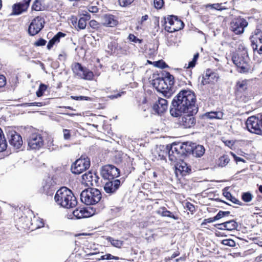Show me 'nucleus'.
<instances>
[{
	"label": "nucleus",
	"mask_w": 262,
	"mask_h": 262,
	"mask_svg": "<svg viewBox=\"0 0 262 262\" xmlns=\"http://www.w3.org/2000/svg\"><path fill=\"white\" fill-rule=\"evenodd\" d=\"M196 97L190 90L181 91L172 99L170 107V113L174 117L181 116L183 113H187L182 117L180 125L185 128L193 126L196 122L194 115L198 112L195 104Z\"/></svg>",
	"instance_id": "nucleus-1"
},
{
	"label": "nucleus",
	"mask_w": 262,
	"mask_h": 262,
	"mask_svg": "<svg viewBox=\"0 0 262 262\" xmlns=\"http://www.w3.org/2000/svg\"><path fill=\"white\" fill-rule=\"evenodd\" d=\"M54 200L58 205L66 208H73L76 206L77 201L71 190L66 187L58 190L54 196Z\"/></svg>",
	"instance_id": "nucleus-2"
},
{
	"label": "nucleus",
	"mask_w": 262,
	"mask_h": 262,
	"mask_svg": "<svg viewBox=\"0 0 262 262\" xmlns=\"http://www.w3.org/2000/svg\"><path fill=\"white\" fill-rule=\"evenodd\" d=\"M189 146L187 145L186 142L184 143H173L171 145L167 146V150L168 151L169 160L175 162L181 158L186 156V151H188Z\"/></svg>",
	"instance_id": "nucleus-3"
},
{
	"label": "nucleus",
	"mask_w": 262,
	"mask_h": 262,
	"mask_svg": "<svg viewBox=\"0 0 262 262\" xmlns=\"http://www.w3.org/2000/svg\"><path fill=\"white\" fill-rule=\"evenodd\" d=\"M243 52H236L232 56V59L234 64L239 69L241 73H247L251 71L249 64L250 59L248 51L243 48Z\"/></svg>",
	"instance_id": "nucleus-4"
},
{
	"label": "nucleus",
	"mask_w": 262,
	"mask_h": 262,
	"mask_svg": "<svg viewBox=\"0 0 262 262\" xmlns=\"http://www.w3.org/2000/svg\"><path fill=\"white\" fill-rule=\"evenodd\" d=\"M174 83V79L173 75L169 72H167L164 77L158 78L153 80V85L157 89L163 90V93L166 97H170L171 95L167 90H170Z\"/></svg>",
	"instance_id": "nucleus-5"
},
{
	"label": "nucleus",
	"mask_w": 262,
	"mask_h": 262,
	"mask_svg": "<svg viewBox=\"0 0 262 262\" xmlns=\"http://www.w3.org/2000/svg\"><path fill=\"white\" fill-rule=\"evenodd\" d=\"M102 197L101 192L96 188H88L83 190L80 194L81 202L90 205L98 203Z\"/></svg>",
	"instance_id": "nucleus-6"
},
{
	"label": "nucleus",
	"mask_w": 262,
	"mask_h": 262,
	"mask_svg": "<svg viewBox=\"0 0 262 262\" xmlns=\"http://www.w3.org/2000/svg\"><path fill=\"white\" fill-rule=\"evenodd\" d=\"M165 30L172 33L183 28L184 24L177 16L171 15L165 18Z\"/></svg>",
	"instance_id": "nucleus-7"
},
{
	"label": "nucleus",
	"mask_w": 262,
	"mask_h": 262,
	"mask_svg": "<svg viewBox=\"0 0 262 262\" xmlns=\"http://www.w3.org/2000/svg\"><path fill=\"white\" fill-rule=\"evenodd\" d=\"M72 69L74 74L79 78L86 80H91L93 78L94 74L93 72L88 68L82 67L78 62L75 63L72 66Z\"/></svg>",
	"instance_id": "nucleus-8"
},
{
	"label": "nucleus",
	"mask_w": 262,
	"mask_h": 262,
	"mask_svg": "<svg viewBox=\"0 0 262 262\" xmlns=\"http://www.w3.org/2000/svg\"><path fill=\"white\" fill-rule=\"evenodd\" d=\"M90 166V160L88 158H80L77 160L71 166V170L73 173L79 174L88 169Z\"/></svg>",
	"instance_id": "nucleus-9"
},
{
	"label": "nucleus",
	"mask_w": 262,
	"mask_h": 262,
	"mask_svg": "<svg viewBox=\"0 0 262 262\" xmlns=\"http://www.w3.org/2000/svg\"><path fill=\"white\" fill-rule=\"evenodd\" d=\"M246 125L250 132L257 135L262 134V130L260 129L261 126L258 115L256 116L249 117L246 122Z\"/></svg>",
	"instance_id": "nucleus-10"
},
{
	"label": "nucleus",
	"mask_w": 262,
	"mask_h": 262,
	"mask_svg": "<svg viewBox=\"0 0 262 262\" xmlns=\"http://www.w3.org/2000/svg\"><path fill=\"white\" fill-rule=\"evenodd\" d=\"M101 175L104 179L114 180L120 175V170L116 166L108 164L101 169Z\"/></svg>",
	"instance_id": "nucleus-11"
},
{
	"label": "nucleus",
	"mask_w": 262,
	"mask_h": 262,
	"mask_svg": "<svg viewBox=\"0 0 262 262\" xmlns=\"http://www.w3.org/2000/svg\"><path fill=\"white\" fill-rule=\"evenodd\" d=\"M28 145L32 149H39L44 144V141L41 134L38 133L31 134L27 139Z\"/></svg>",
	"instance_id": "nucleus-12"
},
{
	"label": "nucleus",
	"mask_w": 262,
	"mask_h": 262,
	"mask_svg": "<svg viewBox=\"0 0 262 262\" xmlns=\"http://www.w3.org/2000/svg\"><path fill=\"white\" fill-rule=\"evenodd\" d=\"M45 24L44 19L40 16H37L31 21L28 28V33L31 36L38 34L43 28Z\"/></svg>",
	"instance_id": "nucleus-13"
},
{
	"label": "nucleus",
	"mask_w": 262,
	"mask_h": 262,
	"mask_svg": "<svg viewBox=\"0 0 262 262\" xmlns=\"http://www.w3.org/2000/svg\"><path fill=\"white\" fill-rule=\"evenodd\" d=\"M248 22L244 18H238L233 20L230 24V29L236 34H241L248 26Z\"/></svg>",
	"instance_id": "nucleus-14"
},
{
	"label": "nucleus",
	"mask_w": 262,
	"mask_h": 262,
	"mask_svg": "<svg viewBox=\"0 0 262 262\" xmlns=\"http://www.w3.org/2000/svg\"><path fill=\"white\" fill-rule=\"evenodd\" d=\"M187 145L189 146L190 149L186 151V156L192 154L195 157H201L205 153V149L203 145H196L195 143L186 142Z\"/></svg>",
	"instance_id": "nucleus-15"
},
{
	"label": "nucleus",
	"mask_w": 262,
	"mask_h": 262,
	"mask_svg": "<svg viewBox=\"0 0 262 262\" xmlns=\"http://www.w3.org/2000/svg\"><path fill=\"white\" fill-rule=\"evenodd\" d=\"M82 179L83 183L88 186H97L99 184V177L95 173H93L91 171L83 174Z\"/></svg>",
	"instance_id": "nucleus-16"
},
{
	"label": "nucleus",
	"mask_w": 262,
	"mask_h": 262,
	"mask_svg": "<svg viewBox=\"0 0 262 262\" xmlns=\"http://www.w3.org/2000/svg\"><path fill=\"white\" fill-rule=\"evenodd\" d=\"M121 184V182L118 179L108 180L104 186V190L106 193L110 194L115 193L118 189Z\"/></svg>",
	"instance_id": "nucleus-17"
},
{
	"label": "nucleus",
	"mask_w": 262,
	"mask_h": 262,
	"mask_svg": "<svg viewBox=\"0 0 262 262\" xmlns=\"http://www.w3.org/2000/svg\"><path fill=\"white\" fill-rule=\"evenodd\" d=\"M9 142L11 145L16 149H19L23 145L22 138L20 135L16 132H12L9 133Z\"/></svg>",
	"instance_id": "nucleus-18"
},
{
	"label": "nucleus",
	"mask_w": 262,
	"mask_h": 262,
	"mask_svg": "<svg viewBox=\"0 0 262 262\" xmlns=\"http://www.w3.org/2000/svg\"><path fill=\"white\" fill-rule=\"evenodd\" d=\"M168 108V102L163 98H159L153 105L152 108L156 113L161 114L164 113Z\"/></svg>",
	"instance_id": "nucleus-19"
},
{
	"label": "nucleus",
	"mask_w": 262,
	"mask_h": 262,
	"mask_svg": "<svg viewBox=\"0 0 262 262\" xmlns=\"http://www.w3.org/2000/svg\"><path fill=\"white\" fill-rule=\"evenodd\" d=\"M31 0H24L23 3H18L15 4L13 6V15H19L23 12L26 11L29 6Z\"/></svg>",
	"instance_id": "nucleus-20"
},
{
	"label": "nucleus",
	"mask_w": 262,
	"mask_h": 262,
	"mask_svg": "<svg viewBox=\"0 0 262 262\" xmlns=\"http://www.w3.org/2000/svg\"><path fill=\"white\" fill-rule=\"evenodd\" d=\"M102 23L106 27H113L117 25L118 21L111 14H105L102 17Z\"/></svg>",
	"instance_id": "nucleus-21"
},
{
	"label": "nucleus",
	"mask_w": 262,
	"mask_h": 262,
	"mask_svg": "<svg viewBox=\"0 0 262 262\" xmlns=\"http://www.w3.org/2000/svg\"><path fill=\"white\" fill-rule=\"evenodd\" d=\"M251 47L255 53L257 52L259 54H262V37L258 39L251 38Z\"/></svg>",
	"instance_id": "nucleus-22"
},
{
	"label": "nucleus",
	"mask_w": 262,
	"mask_h": 262,
	"mask_svg": "<svg viewBox=\"0 0 262 262\" xmlns=\"http://www.w3.org/2000/svg\"><path fill=\"white\" fill-rule=\"evenodd\" d=\"M177 169L179 171L183 176L187 175L191 171L190 166L184 161H182L180 163L179 165H178L177 167Z\"/></svg>",
	"instance_id": "nucleus-23"
},
{
	"label": "nucleus",
	"mask_w": 262,
	"mask_h": 262,
	"mask_svg": "<svg viewBox=\"0 0 262 262\" xmlns=\"http://www.w3.org/2000/svg\"><path fill=\"white\" fill-rule=\"evenodd\" d=\"M66 34L61 32H58L48 42L47 48L50 50L53 47V45L60 41L61 37H64Z\"/></svg>",
	"instance_id": "nucleus-24"
},
{
	"label": "nucleus",
	"mask_w": 262,
	"mask_h": 262,
	"mask_svg": "<svg viewBox=\"0 0 262 262\" xmlns=\"http://www.w3.org/2000/svg\"><path fill=\"white\" fill-rule=\"evenodd\" d=\"M223 115L224 114L221 112H210L204 114L203 117L207 119H222Z\"/></svg>",
	"instance_id": "nucleus-25"
},
{
	"label": "nucleus",
	"mask_w": 262,
	"mask_h": 262,
	"mask_svg": "<svg viewBox=\"0 0 262 262\" xmlns=\"http://www.w3.org/2000/svg\"><path fill=\"white\" fill-rule=\"evenodd\" d=\"M156 212L158 214L162 216L169 217L175 220L178 219L177 216L174 215L171 212L167 210L164 207L159 208Z\"/></svg>",
	"instance_id": "nucleus-26"
},
{
	"label": "nucleus",
	"mask_w": 262,
	"mask_h": 262,
	"mask_svg": "<svg viewBox=\"0 0 262 262\" xmlns=\"http://www.w3.org/2000/svg\"><path fill=\"white\" fill-rule=\"evenodd\" d=\"M99 253L97 252H93L88 253L87 255L89 256L92 255H97V257L94 258L93 259H96L98 260H110V259H119V258L116 256H114L112 255L111 254H106L104 255L99 256Z\"/></svg>",
	"instance_id": "nucleus-27"
},
{
	"label": "nucleus",
	"mask_w": 262,
	"mask_h": 262,
	"mask_svg": "<svg viewBox=\"0 0 262 262\" xmlns=\"http://www.w3.org/2000/svg\"><path fill=\"white\" fill-rule=\"evenodd\" d=\"M73 214L77 219H81L90 216L91 213H89L87 209H81L79 210L76 209L73 211Z\"/></svg>",
	"instance_id": "nucleus-28"
},
{
	"label": "nucleus",
	"mask_w": 262,
	"mask_h": 262,
	"mask_svg": "<svg viewBox=\"0 0 262 262\" xmlns=\"http://www.w3.org/2000/svg\"><path fill=\"white\" fill-rule=\"evenodd\" d=\"M90 15L85 14L83 17L79 18L78 22V27L80 29H84L86 26V21L90 19Z\"/></svg>",
	"instance_id": "nucleus-29"
},
{
	"label": "nucleus",
	"mask_w": 262,
	"mask_h": 262,
	"mask_svg": "<svg viewBox=\"0 0 262 262\" xmlns=\"http://www.w3.org/2000/svg\"><path fill=\"white\" fill-rule=\"evenodd\" d=\"M237 227L238 224L234 220L226 221L225 227L227 230L231 231L235 230Z\"/></svg>",
	"instance_id": "nucleus-30"
},
{
	"label": "nucleus",
	"mask_w": 262,
	"mask_h": 262,
	"mask_svg": "<svg viewBox=\"0 0 262 262\" xmlns=\"http://www.w3.org/2000/svg\"><path fill=\"white\" fill-rule=\"evenodd\" d=\"M214 75V73H212L210 70H207L206 71L205 75L203 77L202 83L203 85L209 83L211 82L210 80V77Z\"/></svg>",
	"instance_id": "nucleus-31"
},
{
	"label": "nucleus",
	"mask_w": 262,
	"mask_h": 262,
	"mask_svg": "<svg viewBox=\"0 0 262 262\" xmlns=\"http://www.w3.org/2000/svg\"><path fill=\"white\" fill-rule=\"evenodd\" d=\"M223 195H224L225 197L227 199L230 200L232 203L239 205H242V203L240 202L238 200L236 199L235 197L233 196L230 192H224Z\"/></svg>",
	"instance_id": "nucleus-32"
},
{
	"label": "nucleus",
	"mask_w": 262,
	"mask_h": 262,
	"mask_svg": "<svg viewBox=\"0 0 262 262\" xmlns=\"http://www.w3.org/2000/svg\"><path fill=\"white\" fill-rule=\"evenodd\" d=\"M230 159L228 155H224L221 156L218 161V165L219 166L225 167L229 162Z\"/></svg>",
	"instance_id": "nucleus-33"
},
{
	"label": "nucleus",
	"mask_w": 262,
	"mask_h": 262,
	"mask_svg": "<svg viewBox=\"0 0 262 262\" xmlns=\"http://www.w3.org/2000/svg\"><path fill=\"white\" fill-rule=\"evenodd\" d=\"M236 86L237 92L244 91L247 88V81L246 80L241 81H238L236 82Z\"/></svg>",
	"instance_id": "nucleus-34"
},
{
	"label": "nucleus",
	"mask_w": 262,
	"mask_h": 262,
	"mask_svg": "<svg viewBox=\"0 0 262 262\" xmlns=\"http://www.w3.org/2000/svg\"><path fill=\"white\" fill-rule=\"evenodd\" d=\"M32 225L34 224V228L35 229L40 228L44 226L43 220L39 217H34L33 219L32 220Z\"/></svg>",
	"instance_id": "nucleus-35"
},
{
	"label": "nucleus",
	"mask_w": 262,
	"mask_h": 262,
	"mask_svg": "<svg viewBox=\"0 0 262 262\" xmlns=\"http://www.w3.org/2000/svg\"><path fill=\"white\" fill-rule=\"evenodd\" d=\"M7 146V142L5 138L4 135L0 137V152L4 151Z\"/></svg>",
	"instance_id": "nucleus-36"
},
{
	"label": "nucleus",
	"mask_w": 262,
	"mask_h": 262,
	"mask_svg": "<svg viewBox=\"0 0 262 262\" xmlns=\"http://www.w3.org/2000/svg\"><path fill=\"white\" fill-rule=\"evenodd\" d=\"M47 86L44 84H40L38 90L37 91L36 94L38 97H40L43 95V93L47 90Z\"/></svg>",
	"instance_id": "nucleus-37"
},
{
	"label": "nucleus",
	"mask_w": 262,
	"mask_h": 262,
	"mask_svg": "<svg viewBox=\"0 0 262 262\" xmlns=\"http://www.w3.org/2000/svg\"><path fill=\"white\" fill-rule=\"evenodd\" d=\"M230 213V211H220L217 214L214 216V219L216 221L219 220L224 216L229 215Z\"/></svg>",
	"instance_id": "nucleus-38"
},
{
	"label": "nucleus",
	"mask_w": 262,
	"mask_h": 262,
	"mask_svg": "<svg viewBox=\"0 0 262 262\" xmlns=\"http://www.w3.org/2000/svg\"><path fill=\"white\" fill-rule=\"evenodd\" d=\"M135 0H118V3L121 7H128L133 3Z\"/></svg>",
	"instance_id": "nucleus-39"
},
{
	"label": "nucleus",
	"mask_w": 262,
	"mask_h": 262,
	"mask_svg": "<svg viewBox=\"0 0 262 262\" xmlns=\"http://www.w3.org/2000/svg\"><path fill=\"white\" fill-rule=\"evenodd\" d=\"M199 54L198 53H196L194 55L193 58L192 60L189 62L188 66L187 68H193L196 62L199 58Z\"/></svg>",
	"instance_id": "nucleus-40"
},
{
	"label": "nucleus",
	"mask_w": 262,
	"mask_h": 262,
	"mask_svg": "<svg viewBox=\"0 0 262 262\" xmlns=\"http://www.w3.org/2000/svg\"><path fill=\"white\" fill-rule=\"evenodd\" d=\"M242 198L245 202H249L252 199V195L250 192H245L243 193Z\"/></svg>",
	"instance_id": "nucleus-41"
},
{
	"label": "nucleus",
	"mask_w": 262,
	"mask_h": 262,
	"mask_svg": "<svg viewBox=\"0 0 262 262\" xmlns=\"http://www.w3.org/2000/svg\"><path fill=\"white\" fill-rule=\"evenodd\" d=\"M221 243L224 246H235V242L231 239H226L222 241Z\"/></svg>",
	"instance_id": "nucleus-42"
},
{
	"label": "nucleus",
	"mask_w": 262,
	"mask_h": 262,
	"mask_svg": "<svg viewBox=\"0 0 262 262\" xmlns=\"http://www.w3.org/2000/svg\"><path fill=\"white\" fill-rule=\"evenodd\" d=\"M32 8L33 10L35 11H40L41 10V3L39 0H35V1L33 3V4L32 6Z\"/></svg>",
	"instance_id": "nucleus-43"
},
{
	"label": "nucleus",
	"mask_w": 262,
	"mask_h": 262,
	"mask_svg": "<svg viewBox=\"0 0 262 262\" xmlns=\"http://www.w3.org/2000/svg\"><path fill=\"white\" fill-rule=\"evenodd\" d=\"M154 65L156 67L161 69H164L168 67L166 63L163 60H158L157 61H155L154 62Z\"/></svg>",
	"instance_id": "nucleus-44"
},
{
	"label": "nucleus",
	"mask_w": 262,
	"mask_h": 262,
	"mask_svg": "<svg viewBox=\"0 0 262 262\" xmlns=\"http://www.w3.org/2000/svg\"><path fill=\"white\" fill-rule=\"evenodd\" d=\"M71 98L73 100H76L78 101H82V100H86V101H90L92 100V98L86 96H72Z\"/></svg>",
	"instance_id": "nucleus-45"
},
{
	"label": "nucleus",
	"mask_w": 262,
	"mask_h": 262,
	"mask_svg": "<svg viewBox=\"0 0 262 262\" xmlns=\"http://www.w3.org/2000/svg\"><path fill=\"white\" fill-rule=\"evenodd\" d=\"M262 38V31L259 29H256L254 31V34L251 38L258 39Z\"/></svg>",
	"instance_id": "nucleus-46"
},
{
	"label": "nucleus",
	"mask_w": 262,
	"mask_h": 262,
	"mask_svg": "<svg viewBox=\"0 0 262 262\" xmlns=\"http://www.w3.org/2000/svg\"><path fill=\"white\" fill-rule=\"evenodd\" d=\"M154 6L157 9H161L164 4L163 0H154Z\"/></svg>",
	"instance_id": "nucleus-47"
},
{
	"label": "nucleus",
	"mask_w": 262,
	"mask_h": 262,
	"mask_svg": "<svg viewBox=\"0 0 262 262\" xmlns=\"http://www.w3.org/2000/svg\"><path fill=\"white\" fill-rule=\"evenodd\" d=\"M20 105L23 106L25 107L26 106H40L42 105V102H32V103H25L23 104H21Z\"/></svg>",
	"instance_id": "nucleus-48"
},
{
	"label": "nucleus",
	"mask_w": 262,
	"mask_h": 262,
	"mask_svg": "<svg viewBox=\"0 0 262 262\" xmlns=\"http://www.w3.org/2000/svg\"><path fill=\"white\" fill-rule=\"evenodd\" d=\"M20 105L23 106L25 107L26 106H40L42 105V102H32V103H25L23 104H21Z\"/></svg>",
	"instance_id": "nucleus-49"
},
{
	"label": "nucleus",
	"mask_w": 262,
	"mask_h": 262,
	"mask_svg": "<svg viewBox=\"0 0 262 262\" xmlns=\"http://www.w3.org/2000/svg\"><path fill=\"white\" fill-rule=\"evenodd\" d=\"M128 38L129 40L131 41L134 42H139L141 43L142 42V40L137 38L136 36H135L133 34H130L128 37Z\"/></svg>",
	"instance_id": "nucleus-50"
},
{
	"label": "nucleus",
	"mask_w": 262,
	"mask_h": 262,
	"mask_svg": "<svg viewBox=\"0 0 262 262\" xmlns=\"http://www.w3.org/2000/svg\"><path fill=\"white\" fill-rule=\"evenodd\" d=\"M47 41L46 40L40 38L34 43V45L37 47L45 46Z\"/></svg>",
	"instance_id": "nucleus-51"
},
{
	"label": "nucleus",
	"mask_w": 262,
	"mask_h": 262,
	"mask_svg": "<svg viewBox=\"0 0 262 262\" xmlns=\"http://www.w3.org/2000/svg\"><path fill=\"white\" fill-rule=\"evenodd\" d=\"M208 7H210L212 9H214L217 10H221L222 9V5L220 4H213L211 5H208Z\"/></svg>",
	"instance_id": "nucleus-52"
},
{
	"label": "nucleus",
	"mask_w": 262,
	"mask_h": 262,
	"mask_svg": "<svg viewBox=\"0 0 262 262\" xmlns=\"http://www.w3.org/2000/svg\"><path fill=\"white\" fill-rule=\"evenodd\" d=\"M107 239L111 242L112 246H118L119 245H122L121 241H116L112 239L111 237H108Z\"/></svg>",
	"instance_id": "nucleus-53"
},
{
	"label": "nucleus",
	"mask_w": 262,
	"mask_h": 262,
	"mask_svg": "<svg viewBox=\"0 0 262 262\" xmlns=\"http://www.w3.org/2000/svg\"><path fill=\"white\" fill-rule=\"evenodd\" d=\"M215 221H216V220H215L214 217L206 219L204 220L203 223H202V225H205L207 223H212Z\"/></svg>",
	"instance_id": "nucleus-54"
},
{
	"label": "nucleus",
	"mask_w": 262,
	"mask_h": 262,
	"mask_svg": "<svg viewBox=\"0 0 262 262\" xmlns=\"http://www.w3.org/2000/svg\"><path fill=\"white\" fill-rule=\"evenodd\" d=\"M63 137L65 140H69L70 138L71 135L70 133V130L67 129H64L63 130Z\"/></svg>",
	"instance_id": "nucleus-55"
},
{
	"label": "nucleus",
	"mask_w": 262,
	"mask_h": 262,
	"mask_svg": "<svg viewBox=\"0 0 262 262\" xmlns=\"http://www.w3.org/2000/svg\"><path fill=\"white\" fill-rule=\"evenodd\" d=\"M186 207L187 209L191 212H193L195 211L194 206L189 202L186 203Z\"/></svg>",
	"instance_id": "nucleus-56"
},
{
	"label": "nucleus",
	"mask_w": 262,
	"mask_h": 262,
	"mask_svg": "<svg viewBox=\"0 0 262 262\" xmlns=\"http://www.w3.org/2000/svg\"><path fill=\"white\" fill-rule=\"evenodd\" d=\"M118 45L115 42H111L108 45V48L110 49L112 51H113V49H116Z\"/></svg>",
	"instance_id": "nucleus-57"
},
{
	"label": "nucleus",
	"mask_w": 262,
	"mask_h": 262,
	"mask_svg": "<svg viewBox=\"0 0 262 262\" xmlns=\"http://www.w3.org/2000/svg\"><path fill=\"white\" fill-rule=\"evenodd\" d=\"M225 224H226V222H224V223H222L221 224H216L214 225V226L215 227H216L217 228H218L219 229L226 230Z\"/></svg>",
	"instance_id": "nucleus-58"
},
{
	"label": "nucleus",
	"mask_w": 262,
	"mask_h": 262,
	"mask_svg": "<svg viewBox=\"0 0 262 262\" xmlns=\"http://www.w3.org/2000/svg\"><path fill=\"white\" fill-rule=\"evenodd\" d=\"M89 24L90 26L94 29L97 28L98 27V23L95 20H91L89 23Z\"/></svg>",
	"instance_id": "nucleus-59"
},
{
	"label": "nucleus",
	"mask_w": 262,
	"mask_h": 262,
	"mask_svg": "<svg viewBox=\"0 0 262 262\" xmlns=\"http://www.w3.org/2000/svg\"><path fill=\"white\" fill-rule=\"evenodd\" d=\"M124 92H122L121 93H118L116 95H111L108 96V98H110L111 99H114L115 98H117L119 97H120L122 94H124Z\"/></svg>",
	"instance_id": "nucleus-60"
},
{
	"label": "nucleus",
	"mask_w": 262,
	"mask_h": 262,
	"mask_svg": "<svg viewBox=\"0 0 262 262\" xmlns=\"http://www.w3.org/2000/svg\"><path fill=\"white\" fill-rule=\"evenodd\" d=\"M6 84V78L3 75H0V88Z\"/></svg>",
	"instance_id": "nucleus-61"
},
{
	"label": "nucleus",
	"mask_w": 262,
	"mask_h": 262,
	"mask_svg": "<svg viewBox=\"0 0 262 262\" xmlns=\"http://www.w3.org/2000/svg\"><path fill=\"white\" fill-rule=\"evenodd\" d=\"M99 9L96 6H91L89 8V11L92 13H97Z\"/></svg>",
	"instance_id": "nucleus-62"
},
{
	"label": "nucleus",
	"mask_w": 262,
	"mask_h": 262,
	"mask_svg": "<svg viewBox=\"0 0 262 262\" xmlns=\"http://www.w3.org/2000/svg\"><path fill=\"white\" fill-rule=\"evenodd\" d=\"M243 48H244V49H245L247 51V49L244 45L241 44V45H238V48H237V52H243V50H244Z\"/></svg>",
	"instance_id": "nucleus-63"
},
{
	"label": "nucleus",
	"mask_w": 262,
	"mask_h": 262,
	"mask_svg": "<svg viewBox=\"0 0 262 262\" xmlns=\"http://www.w3.org/2000/svg\"><path fill=\"white\" fill-rule=\"evenodd\" d=\"M50 189L49 185H45L43 186V192H45L47 195H50V193L49 191H48V190Z\"/></svg>",
	"instance_id": "nucleus-64"
}]
</instances>
